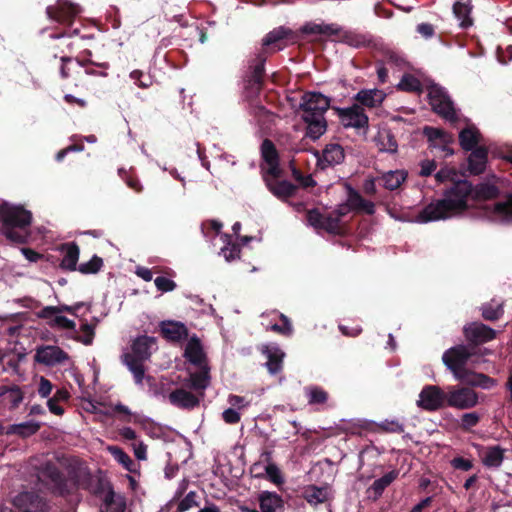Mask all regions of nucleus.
Listing matches in <instances>:
<instances>
[{"label":"nucleus","mask_w":512,"mask_h":512,"mask_svg":"<svg viewBox=\"0 0 512 512\" xmlns=\"http://www.w3.org/2000/svg\"><path fill=\"white\" fill-rule=\"evenodd\" d=\"M330 107V99L320 92H306L301 99L300 109L303 111L302 116L313 118L314 116H324Z\"/></svg>","instance_id":"nucleus-12"},{"label":"nucleus","mask_w":512,"mask_h":512,"mask_svg":"<svg viewBox=\"0 0 512 512\" xmlns=\"http://www.w3.org/2000/svg\"><path fill=\"white\" fill-rule=\"evenodd\" d=\"M481 142V133L475 126H467L459 133V144L465 151H472Z\"/></svg>","instance_id":"nucleus-32"},{"label":"nucleus","mask_w":512,"mask_h":512,"mask_svg":"<svg viewBox=\"0 0 512 512\" xmlns=\"http://www.w3.org/2000/svg\"><path fill=\"white\" fill-rule=\"evenodd\" d=\"M261 351L267 357L266 367L269 373H279L283 368L284 352L279 347L271 345L263 346Z\"/></svg>","instance_id":"nucleus-27"},{"label":"nucleus","mask_w":512,"mask_h":512,"mask_svg":"<svg viewBox=\"0 0 512 512\" xmlns=\"http://www.w3.org/2000/svg\"><path fill=\"white\" fill-rule=\"evenodd\" d=\"M69 359V355L60 347L47 345L37 348L34 355L35 362L45 366H55Z\"/></svg>","instance_id":"nucleus-17"},{"label":"nucleus","mask_w":512,"mask_h":512,"mask_svg":"<svg viewBox=\"0 0 512 512\" xmlns=\"http://www.w3.org/2000/svg\"><path fill=\"white\" fill-rule=\"evenodd\" d=\"M418 407L434 412L447 406V389L437 385H426L419 394Z\"/></svg>","instance_id":"nucleus-11"},{"label":"nucleus","mask_w":512,"mask_h":512,"mask_svg":"<svg viewBox=\"0 0 512 512\" xmlns=\"http://www.w3.org/2000/svg\"><path fill=\"white\" fill-rule=\"evenodd\" d=\"M61 65L59 67L60 77L63 80H66L72 76V71L75 67L73 61L74 59L70 56H61L60 57Z\"/></svg>","instance_id":"nucleus-53"},{"label":"nucleus","mask_w":512,"mask_h":512,"mask_svg":"<svg viewBox=\"0 0 512 512\" xmlns=\"http://www.w3.org/2000/svg\"><path fill=\"white\" fill-rule=\"evenodd\" d=\"M333 110L345 128L367 129L369 126V118L359 104L346 108L333 107Z\"/></svg>","instance_id":"nucleus-10"},{"label":"nucleus","mask_w":512,"mask_h":512,"mask_svg":"<svg viewBox=\"0 0 512 512\" xmlns=\"http://www.w3.org/2000/svg\"><path fill=\"white\" fill-rule=\"evenodd\" d=\"M398 89L406 92H419L421 91V82L411 74H404L398 84Z\"/></svg>","instance_id":"nucleus-49"},{"label":"nucleus","mask_w":512,"mask_h":512,"mask_svg":"<svg viewBox=\"0 0 512 512\" xmlns=\"http://www.w3.org/2000/svg\"><path fill=\"white\" fill-rule=\"evenodd\" d=\"M507 160L512 163V152L507 156ZM486 208L487 214L492 220L512 223V192L507 193L502 201Z\"/></svg>","instance_id":"nucleus-16"},{"label":"nucleus","mask_w":512,"mask_h":512,"mask_svg":"<svg viewBox=\"0 0 512 512\" xmlns=\"http://www.w3.org/2000/svg\"><path fill=\"white\" fill-rule=\"evenodd\" d=\"M160 332L163 338L171 342H180L188 337L187 327L179 321H162L160 323Z\"/></svg>","instance_id":"nucleus-20"},{"label":"nucleus","mask_w":512,"mask_h":512,"mask_svg":"<svg viewBox=\"0 0 512 512\" xmlns=\"http://www.w3.org/2000/svg\"><path fill=\"white\" fill-rule=\"evenodd\" d=\"M72 479L77 488L86 490L95 496H102L105 493L104 503L106 506H111L114 503L113 488L101 470H98L97 474H92L89 469L80 468L75 471Z\"/></svg>","instance_id":"nucleus-6"},{"label":"nucleus","mask_w":512,"mask_h":512,"mask_svg":"<svg viewBox=\"0 0 512 512\" xmlns=\"http://www.w3.org/2000/svg\"><path fill=\"white\" fill-rule=\"evenodd\" d=\"M461 350L462 352L456 353L454 358H442L444 365L453 374L454 378L472 389L489 390L495 387L497 385L496 379L466 367L471 358H468V354L463 349Z\"/></svg>","instance_id":"nucleus-4"},{"label":"nucleus","mask_w":512,"mask_h":512,"mask_svg":"<svg viewBox=\"0 0 512 512\" xmlns=\"http://www.w3.org/2000/svg\"><path fill=\"white\" fill-rule=\"evenodd\" d=\"M168 399L173 406L181 409L190 410L199 405L198 397L182 388H178L172 391L169 394Z\"/></svg>","instance_id":"nucleus-24"},{"label":"nucleus","mask_w":512,"mask_h":512,"mask_svg":"<svg viewBox=\"0 0 512 512\" xmlns=\"http://www.w3.org/2000/svg\"><path fill=\"white\" fill-rule=\"evenodd\" d=\"M481 317L485 321L496 322L504 315V302H496L492 299L489 302L483 303L480 308Z\"/></svg>","instance_id":"nucleus-36"},{"label":"nucleus","mask_w":512,"mask_h":512,"mask_svg":"<svg viewBox=\"0 0 512 512\" xmlns=\"http://www.w3.org/2000/svg\"><path fill=\"white\" fill-rule=\"evenodd\" d=\"M225 239L227 240V245L222 248V254L225 257L227 261H233L240 256V246L237 243H231V236L228 234L224 235Z\"/></svg>","instance_id":"nucleus-51"},{"label":"nucleus","mask_w":512,"mask_h":512,"mask_svg":"<svg viewBox=\"0 0 512 512\" xmlns=\"http://www.w3.org/2000/svg\"><path fill=\"white\" fill-rule=\"evenodd\" d=\"M386 95L379 89H362L353 98L361 107L377 108L381 106Z\"/></svg>","instance_id":"nucleus-22"},{"label":"nucleus","mask_w":512,"mask_h":512,"mask_svg":"<svg viewBox=\"0 0 512 512\" xmlns=\"http://www.w3.org/2000/svg\"><path fill=\"white\" fill-rule=\"evenodd\" d=\"M462 334L466 344L450 347L443 353L442 358H454L456 353L462 352L461 349L468 354V358L486 356L490 354V350L482 349L481 346L495 340L498 332L481 321H472L463 326Z\"/></svg>","instance_id":"nucleus-3"},{"label":"nucleus","mask_w":512,"mask_h":512,"mask_svg":"<svg viewBox=\"0 0 512 512\" xmlns=\"http://www.w3.org/2000/svg\"><path fill=\"white\" fill-rule=\"evenodd\" d=\"M261 512H283L284 501L276 492L262 491L258 496Z\"/></svg>","instance_id":"nucleus-28"},{"label":"nucleus","mask_w":512,"mask_h":512,"mask_svg":"<svg viewBox=\"0 0 512 512\" xmlns=\"http://www.w3.org/2000/svg\"><path fill=\"white\" fill-rule=\"evenodd\" d=\"M50 326H58L63 329L75 330L76 324L73 320H70L65 316L57 315L52 322H50Z\"/></svg>","instance_id":"nucleus-64"},{"label":"nucleus","mask_w":512,"mask_h":512,"mask_svg":"<svg viewBox=\"0 0 512 512\" xmlns=\"http://www.w3.org/2000/svg\"><path fill=\"white\" fill-rule=\"evenodd\" d=\"M399 476V471L397 469L391 470L382 477L376 479L372 485L367 489V493L369 494V498H372L374 501L379 499L385 489L391 485Z\"/></svg>","instance_id":"nucleus-29"},{"label":"nucleus","mask_w":512,"mask_h":512,"mask_svg":"<svg viewBox=\"0 0 512 512\" xmlns=\"http://www.w3.org/2000/svg\"><path fill=\"white\" fill-rule=\"evenodd\" d=\"M287 41L295 43L297 35L290 28L280 26L265 35L260 52L250 61L248 71L244 76V90L248 97H254L263 88L265 63L268 54L275 53L287 46Z\"/></svg>","instance_id":"nucleus-1"},{"label":"nucleus","mask_w":512,"mask_h":512,"mask_svg":"<svg viewBox=\"0 0 512 512\" xmlns=\"http://www.w3.org/2000/svg\"><path fill=\"white\" fill-rule=\"evenodd\" d=\"M472 9L473 5L471 0L456 1L453 4V13L462 29H468L473 25V18L471 17Z\"/></svg>","instance_id":"nucleus-31"},{"label":"nucleus","mask_w":512,"mask_h":512,"mask_svg":"<svg viewBox=\"0 0 512 512\" xmlns=\"http://www.w3.org/2000/svg\"><path fill=\"white\" fill-rule=\"evenodd\" d=\"M14 504L22 512H46L47 509L45 500L35 492L20 493Z\"/></svg>","instance_id":"nucleus-18"},{"label":"nucleus","mask_w":512,"mask_h":512,"mask_svg":"<svg viewBox=\"0 0 512 512\" xmlns=\"http://www.w3.org/2000/svg\"><path fill=\"white\" fill-rule=\"evenodd\" d=\"M303 498L313 506L325 503L330 498L329 488L309 485L303 491Z\"/></svg>","instance_id":"nucleus-34"},{"label":"nucleus","mask_w":512,"mask_h":512,"mask_svg":"<svg viewBox=\"0 0 512 512\" xmlns=\"http://www.w3.org/2000/svg\"><path fill=\"white\" fill-rule=\"evenodd\" d=\"M347 189V203L351 207L352 210H358V208L361 205V202H363V197L360 195V193L354 189L351 185L346 184Z\"/></svg>","instance_id":"nucleus-54"},{"label":"nucleus","mask_w":512,"mask_h":512,"mask_svg":"<svg viewBox=\"0 0 512 512\" xmlns=\"http://www.w3.org/2000/svg\"><path fill=\"white\" fill-rule=\"evenodd\" d=\"M479 403L478 393L465 385H453L447 387V406L459 410H468Z\"/></svg>","instance_id":"nucleus-9"},{"label":"nucleus","mask_w":512,"mask_h":512,"mask_svg":"<svg viewBox=\"0 0 512 512\" xmlns=\"http://www.w3.org/2000/svg\"><path fill=\"white\" fill-rule=\"evenodd\" d=\"M480 415L477 412L465 413L461 416L460 427L467 431L478 425L480 422Z\"/></svg>","instance_id":"nucleus-56"},{"label":"nucleus","mask_w":512,"mask_h":512,"mask_svg":"<svg viewBox=\"0 0 512 512\" xmlns=\"http://www.w3.org/2000/svg\"><path fill=\"white\" fill-rule=\"evenodd\" d=\"M59 250L64 252V257L60 263V268L63 270L75 271L77 270V262L79 260L80 249L76 242H68L60 245Z\"/></svg>","instance_id":"nucleus-26"},{"label":"nucleus","mask_w":512,"mask_h":512,"mask_svg":"<svg viewBox=\"0 0 512 512\" xmlns=\"http://www.w3.org/2000/svg\"><path fill=\"white\" fill-rule=\"evenodd\" d=\"M279 178L263 174V180L274 196L281 200L292 197L297 190V186L287 180L280 181Z\"/></svg>","instance_id":"nucleus-19"},{"label":"nucleus","mask_w":512,"mask_h":512,"mask_svg":"<svg viewBox=\"0 0 512 512\" xmlns=\"http://www.w3.org/2000/svg\"><path fill=\"white\" fill-rule=\"evenodd\" d=\"M500 189L495 184L489 182H482L474 186L472 200L485 201L498 198Z\"/></svg>","instance_id":"nucleus-37"},{"label":"nucleus","mask_w":512,"mask_h":512,"mask_svg":"<svg viewBox=\"0 0 512 512\" xmlns=\"http://www.w3.org/2000/svg\"><path fill=\"white\" fill-rule=\"evenodd\" d=\"M345 158V152L341 145L337 143H331L326 145L322 153V162H325L328 166H334L343 162Z\"/></svg>","instance_id":"nucleus-39"},{"label":"nucleus","mask_w":512,"mask_h":512,"mask_svg":"<svg viewBox=\"0 0 512 512\" xmlns=\"http://www.w3.org/2000/svg\"><path fill=\"white\" fill-rule=\"evenodd\" d=\"M264 473L274 484H282L284 481L280 469L274 463L269 462L266 466H264Z\"/></svg>","instance_id":"nucleus-58"},{"label":"nucleus","mask_w":512,"mask_h":512,"mask_svg":"<svg viewBox=\"0 0 512 512\" xmlns=\"http://www.w3.org/2000/svg\"><path fill=\"white\" fill-rule=\"evenodd\" d=\"M379 429L387 433H403L404 425L397 420H385L378 425Z\"/></svg>","instance_id":"nucleus-60"},{"label":"nucleus","mask_w":512,"mask_h":512,"mask_svg":"<svg viewBox=\"0 0 512 512\" xmlns=\"http://www.w3.org/2000/svg\"><path fill=\"white\" fill-rule=\"evenodd\" d=\"M423 135L427 138L430 146L433 147L443 146L445 148L454 141L451 133L432 126H425L423 128Z\"/></svg>","instance_id":"nucleus-30"},{"label":"nucleus","mask_w":512,"mask_h":512,"mask_svg":"<svg viewBox=\"0 0 512 512\" xmlns=\"http://www.w3.org/2000/svg\"><path fill=\"white\" fill-rule=\"evenodd\" d=\"M42 476L50 481L52 491L58 496H67L72 490L64 473L54 464L48 462L42 468Z\"/></svg>","instance_id":"nucleus-13"},{"label":"nucleus","mask_w":512,"mask_h":512,"mask_svg":"<svg viewBox=\"0 0 512 512\" xmlns=\"http://www.w3.org/2000/svg\"><path fill=\"white\" fill-rule=\"evenodd\" d=\"M280 320L282 323L273 324L271 326V330L285 336L291 335L293 332V328L289 318L284 314H280Z\"/></svg>","instance_id":"nucleus-57"},{"label":"nucleus","mask_w":512,"mask_h":512,"mask_svg":"<svg viewBox=\"0 0 512 512\" xmlns=\"http://www.w3.org/2000/svg\"><path fill=\"white\" fill-rule=\"evenodd\" d=\"M427 98L435 114L452 123L458 120L454 102L444 88L437 84L430 85L427 88Z\"/></svg>","instance_id":"nucleus-7"},{"label":"nucleus","mask_w":512,"mask_h":512,"mask_svg":"<svg viewBox=\"0 0 512 512\" xmlns=\"http://www.w3.org/2000/svg\"><path fill=\"white\" fill-rule=\"evenodd\" d=\"M341 41L355 48L367 47L371 42L365 35L351 31L343 32L341 35Z\"/></svg>","instance_id":"nucleus-43"},{"label":"nucleus","mask_w":512,"mask_h":512,"mask_svg":"<svg viewBox=\"0 0 512 512\" xmlns=\"http://www.w3.org/2000/svg\"><path fill=\"white\" fill-rule=\"evenodd\" d=\"M261 155L268 168L262 167L263 174L268 176L281 177L282 169L279 164V154L275 144L270 139L263 140L261 144Z\"/></svg>","instance_id":"nucleus-15"},{"label":"nucleus","mask_w":512,"mask_h":512,"mask_svg":"<svg viewBox=\"0 0 512 512\" xmlns=\"http://www.w3.org/2000/svg\"><path fill=\"white\" fill-rule=\"evenodd\" d=\"M473 190L474 185L466 179L454 181L443 191V198L431 202L419 212L417 220L427 223L463 214L469 208Z\"/></svg>","instance_id":"nucleus-2"},{"label":"nucleus","mask_w":512,"mask_h":512,"mask_svg":"<svg viewBox=\"0 0 512 512\" xmlns=\"http://www.w3.org/2000/svg\"><path fill=\"white\" fill-rule=\"evenodd\" d=\"M103 267V259L94 255L88 262L81 263L77 270L82 274H96Z\"/></svg>","instance_id":"nucleus-48"},{"label":"nucleus","mask_w":512,"mask_h":512,"mask_svg":"<svg viewBox=\"0 0 512 512\" xmlns=\"http://www.w3.org/2000/svg\"><path fill=\"white\" fill-rule=\"evenodd\" d=\"M109 453L113 456V458L120 463L127 471L134 472L135 471V463L131 459V457L120 447L118 446H108Z\"/></svg>","instance_id":"nucleus-42"},{"label":"nucleus","mask_w":512,"mask_h":512,"mask_svg":"<svg viewBox=\"0 0 512 512\" xmlns=\"http://www.w3.org/2000/svg\"><path fill=\"white\" fill-rule=\"evenodd\" d=\"M2 233L5 237L14 243L25 244L28 242L30 237L29 228L28 229H18V228H2Z\"/></svg>","instance_id":"nucleus-45"},{"label":"nucleus","mask_w":512,"mask_h":512,"mask_svg":"<svg viewBox=\"0 0 512 512\" xmlns=\"http://www.w3.org/2000/svg\"><path fill=\"white\" fill-rule=\"evenodd\" d=\"M78 13L79 9L76 5L63 0H58L56 4L46 8L47 17L50 20L68 26L72 25Z\"/></svg>","instance_id":"nucleus-14"},{"label":"nucleus","mask_w":512,"mask_h":512,"mask_svg":"<svg viewBox=\"0 0 512 512\" xmlns=\"http://www.w3.org/2000/svg\"><path fill=\"white\" fill-rule=\"evenodd\" d=\"M80 329L84 333V336L75 335L73 339L86 346L91 345L95 336L94 325L85 322L81 325Z\"/></svg>","instance_id":"nucleus-52"},{"label":"nucleus","mask_w":512,"mask_h":512,"mask_svg":"<svg viewBox=\"0 0 512 512\" xmlns=\"http://www.w3.org/2000/svg\"><path fill=\"white\" fill-rule=\"evenodd\" d=\"M0 399L2 403L8 405L9 410H16L24 399V392L21 387L12 385L0 386Z\"/></svg>","instance_id":"nucleus-23"},{"label":"nucleus","mask_w":512,"mask_h":512,"mask_svg":"<svg viewBox=\"0 0 512 512\" xmlns=\"http://www.w3.org/2000/svg\"><path fill=\"white\" fill-rule=\"evenodd\" d=\"M323 217L324 214H322L318 209H311L308 210L306 213L307 222L317 230H319L320 228V225L323 221Z\"/></svg>","instance_id":"nucleus-63"},{"label":"nucleus","mask_w":512,"mask_h":512,"mask_svg":"<svg viewBox=\"0 0 512 512\" xmlns=\"http://www.w3.org/2000/svg\"><path fill=\"white\" fill-rule=\"evenodd\" d=\"M198 368V372L190 375L191 387L194 389H205L209 382V367L204 365Z\"/></svg>","instance_id":"nucleus-44"},{"label":"nucleus","mask_w":512,"mask_h":512,"mask_svg":"<svg viewBox=\"0 0 512 512\" xmlns=\"http://www.w3.org/2000/svg\"><path fill=\"white\" fill-rule=\"evenodd\" d=\"M319 230H324L334 235L343 234V227L341 226V223L337 220V217H335L334 214L332 213L324 215Z\"/></svg>","instance_id":"nucleus-46"},{"label":"nucleus","mask_w":512,"mask_h":512,"mask_svg":"<svg viewBox=\"0 0 512 512\" xmlns=\"http://www.w3.org/2000/svg\"><path fill=\"white\" fill-rule=\"evenodd\" d=\"M197 493L195 491H190L178 504L176 512H185L191 509L192 507L199 506V503L196 500Z\"/></svg>","instance_id":"nucleus-55"},{"label":"nucleus","mask_w":512,"mask_h":512,"mask_svg":"<svg viewBox=\"0 0 512 512\" xmlns=\"http://www.w3.org/2000/svg\"><path fill=\"white\" fill-rule=\"evenodd\" d=\"M156 342L157 340L153 336H138L132 341L131 352L123 353L121 356L122 363L133 374L134 381L137 385L143 383L145 378L144 363L150 359L152 347Z\"/></svg>","instance_id":"nucleus-5"},{"label":"nucleus","mask_w":512,"mask_h":512,"mask_svg":"<svg viewBox=\"0 0 512 512\" xmlns=\"http://www.w3.org/2000/svg\"><path fill=\"white\" fill-rule=\"evenodd\" d=\"M184 357L196 367L207 365L206 354L203 350L201 341L197 336L191 337L188 341L185 347Z\"/></svg>","instance_id":"nucleus-21"},{"label":"nucleus","mask_w":512,"mask_h":512,"mask_svg":"<svg viewBox=\"0 0 512 512\" xmlns=\"http://www.w3.org/2000/svg\"><path fill=\"white\" fill-rule=\"evenodd\" d=\"M460 179L458 172L453 167H443L435 174V180L440 184L449 182L451 185Z\"/></svg>","instance_id":"nucleus-50"},{"label":"nucleus","mask_w":512,"mask_h":512,"mask_svg":"<svg viewBox=\"0 0 512 512\" xmlns=\"http://www.w3.org/2000/svg\"><path fill=\"white\" fill-rule=\"evenodd\" d=\"M406 178L407 172L403 170H395L384 173L380 180L386 189L393 191L398 189Z\"/></svg>","instance_id":"nucleus-40"},{"label":"nucleus","mask_w":512,"mask_h":512,"mask_svg":"<svg viewBox=\"0 0 512 512\" xmlns=\"http://www.w3.org/2000/svg\"><path fill=\"white\" fill-rule=\"evenodd\" d=\"M468 171L472 175H480L486 169L488 149L485 146L476 147L468 156Z\"/></svg>","instance_id":"nucleus-25"},{"label":"nucleus","mask_w":512,"mask_h":512,"mask_svg":"<svg viewBox=\"0 0 512 512\" xmlns=\"http://www.w3.org/2000/svg\"><path fill=\"white\" fill-rule=\"evenodd\" d=\"M302 119L307 124L306 135L313 140L320 138L327 130V122L321 114L313 118L302 116Z\"/></svg>","instance_id":"nucleus-35"},{"label":"nucleus","mask_w":512,"mask_h":512,"mask_svg":"<svg viewBox=\"0 0 512 512\" xmlns=\"http://www.w3.org/2000/svg\"><path fill=\"white\" fill-rule=\"evenodd\" d=\"M118 173L120 177L125 181L127 186L134 190L135 192H141L142 191V185L139 181V179L131 174H129L126 170L123 168L118 170Z\"/></svg>","instance_id":"nucleus-59"},{"label":"nucleus","mask_w":512,"mask_h":512,"mask_svg":"<svg viewBox=\"0 0 512 512\" xmlns=\"http://www.w3.org/2000/svg\"><path fill=\"white\" fill-rule=\"evenodd\" d=\"M156 288L161 292H170L173 291L176 288V283L164 276H158L154 280Z\"/></svg>","instance_id":"nucleus-62"},{"label":"nucleus","mask_w":512,"mask_h":512,"mask_svg":"<svg viewBox=\"0 0 512 512\" xmlns=\"http://www.w3.org/2000/svg\"><path fill=\"white\" fill-rule=\"evenodd\" d=\"M505 458V449L499 445L488 446L482 454V463L488 468H499Z\"/></svg>","instance_id":"nucleus-33"},{"label":"nucleus","mask_w":512,"mask_h":512,"mask_svg":"<svg viewBox=\"0 0 512 512\" xmlns=\"http://www.w3.org/2000/svg\"><path fill=\"white\" fill-rule=\"evenodd\" d=\"M41 425L36 421H27L19 424L10 425L7 430V435H17L21 438H28L34 434H36Z\"/></svg>","instance_id":"nucleus-38"},{"label":"nucleus","mask_w":512,"mask_h":512,"mask_svg":"<svg viewBox=\"0 0 512 512\" xmlns=\"http://www.w3.org/2000/svg\"><path fill=\"white\" fill-rule=\"evenodd\" d=\"M114 412L123 414V421L125 422H131L134 423H143L144 421L140 419V417L136 414H132L129 408L126 405H123L121 403H118L114 406Z\"/></svg>","instance_id":"nucleus-61"},{"label":"nucleus","mask_w":512,"mask_h":512,"mask_svg":"<svg viewBox=\"0 0 512 512\" xmlns=\"http://www.w3.org/2000/svg\"><path fill=\"white\" fill-rule=\"evenodd\" d=\"M2 228L28 229L32 222V213L22 206L4 202L0 205Z\"/></svg>","instance_id":"nucleus-8"},{"label":"nucleus","mask_w":512,"mask_h":512,"mask_svg":"<svg viewBox=\"0 0 512 512\" xmlns=\"http://www.w3.org/2000/svg\"><path fill=\"white\" fill-rule=\"evenodd\" d=\"M378 142L380 151L388 153H396L398 150V143L394 134L390 130H383L378 134Z\"/></svg>","instance_id":"nucleus-41"},{"label":"nucleus","mask_w":512,"mask_h":512,"mask_svg":"<svg viewBox=\"0 0 512 512\" xmlns=\"http://www.w3.org/2000/svg\"><path fill=\"white\" fill-rule=\"evenodd\" d=\"M306 395L308 398V404L310 405L324 404L329 398L327 391L319 386L307 387Z\"/></svg>","instance_id":"nucleus-47"}]
</instances>
